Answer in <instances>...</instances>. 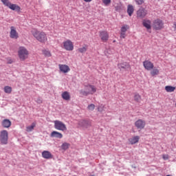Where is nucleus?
<instances>
[{"instance_id": "obj_11", "label": "nucleus", "mask_w": 176, "mask_h": 176, "mask_svg": "<svg viewBox=\"0 0 176 176\" xmlns=\"http://www.w3.org/2000/svg\"><path fill=\"white\" fill-rule=\"evenodd\" d=\"M118 67L119 69H131V66L130 65V63L127 62H120L118 64Z\"/></svg>"}, {"instance_id": "obj_41", "label": "nucleus", "mask_w": 176, "mask_h": 176, "mask_svg": "<svg viewBox=\"0 0 176 176\" xmlns=\"http://www.w3.org/2000/svg\"><path fill=\"white\" fill-rule=\"evenodd\" d=\"M12 63H13V61H12V60H10L8 62V64H12Z\"/></svg>"}, {"instance_id": "obj_21", "label": "nucleus", "mask_w": 176, "mask_h": 176, "mask_svg": "<svg viewBox=\"0 0 176 176\" xmlns=\"http://www.w3.org/2000/svg\"><path fill=\"white\" fill-rule=\"evenodd\" d=\"M1 125L4 129H9L12 126V122L10 120L5 119L2 121Z\"/></svg>"}, {"instance_id": "obj_15", "label": "nucleus", "mask_w": 176, "mask_h": 176, "mask_svg": "<svg viewBox=\"0 0 176 176\" xmlns=\"http://www.w3.org/2000/svg\"><path fill=\"white\" fill-rule=\"evenodd\" d=\"M148 14V11L144 8H140L137 12V16L138 17H140V19H144L145 16Z\"/></svg>"}, {"instance_id": "obj_28", "label": "nucleus", "mask_w": 176, "mask_h": 176, "mask_svg": "<svg viewBox=\"0 0 176 176\" xmlns=\"http://www.w3.org/2000/svg\"><path fill=\"white\" fill-rule=\"evenodd\" d=\"M4 92L6 93V94H10V93H12V87H10V86L4 87Z\"/></svg>"}, {"instance_id": "obj_22", "label": "nucleus", "mask_w": 176, "mask_h": 176, "mask_svg": "<svg viewBox=\"0 0 176 176\" xmlns=\"http://www.w3.org/2000/svg\"><path fill=\"white\" fill-rule=\"evenodd\" d=\"M61 97L65 101H69V100H71V95L69 94V92L67 91L62 93Z\"/></svg>"}, {"instance_id": "obj_16", "label": "nucleus", "mask_w": 176, "mask_h": 176, "mask_svg": "<svg viewBox=\"0 0 176 176\" xmlns=\"http://www.w3.org/2000/svg\"><path fill=\"white\" fill-rule=\"evenodd\" d=\"M142 25H143V27L146 28V30H151L152 29V21H151V20H149V19H144L142 21Z\"/></svg>"}, {"instance_id": "obj_2", "label": "nucleus", "mask_w": 176, "mask_h": 176, "mask_svg": "<svg viewBox=\"0 0 176 176\" xmlns=\"http://www.w3.org/2000/svg\"><path fill=\"white\" fill-rule=\"evenodd\" d=\"M84 90L80 91L82 96H89V94H94L97 91V87L93 85L87 84L84 85Z\"/></svg>"}, {"instance_id": "obj_31", "label": "nucleus", "mask_w": 176, "mask_h": 176, "mask_svg": "<svg viewBox=\"0 0 176 176\" xmlns=\"http://www.w3.org/2000/svg\"><path fill=\"white\" fill-rule=\"evenodd\" d=\"M79 53H86L87 52V47H82L78 49Z\"/></svg>"}, {"instance_id": "obj_5", "label": "nucleus", "mask_w": 176, "mask_h": 176, "mask_svg": "<svg viewBox=\"0 0 176 176\" xmlns=\"http://www.w3.org/2000/svg\"><path fill=\"white\" fill-rule=\"evenodd\" d=\"M9 140V133L8 131L3 130L0 132V142L1 145H8V141Z\"/></svg>"}, {"instance_id": "obj_25", "label": "nucleus", "mask_w": 176, "mask_h": 176, "mask_svg": "<svg viewBox=\"0 0 176 176\" xmlns=\"http://www.w3.org/2000/svg\"><path fill=\"white\" fill-rule=\"evenodd\" d=\"M160 74V70L155 67L154 69L153 68L152 70L151 71V76H156L157 75H159Z\"/></svg>"}, {"instance_id": "obj_4", "label": "nucleus", "mask_w": 176, "mask_h": 176, "mask_svg": "<svg viewBox=\"0 0 176 176\" xmlns=\"http://www.w3.org/2000/svg\"><path fill=\"white\" fill-rule=\"evenodd\" d=\"M4 6H7L11 10H16V12H20L21 8L17 4H13L10 3L9 0H1Z\"/></svg>"}, {"instance_id": "obj_35", "label": "nucleus", "mask_w": 176, "mask_h": 176, "mask_svg": "<svg viewBox=\"0 0 176 176\" xmlns=\"http://www.w3.org/2000/svg\"><path fill=\"white\" fill-rule=\"evenodd\" d=\"M102 3L105 6H108V5L111 4V0H102Z\"/></svg>"}, {"instance_id": "obj_18", "label": "nucleus", "mask_w": 176, "mask_h": 176, "mask_svg": "<svg viewBox=\"0 0 176 176\" xmlns=\"http://www.w3.org/2000/svg\"><path fill=\"white\" fill-rule=\"evenodd\" d=\"M139 142H140V136L138 135L133 136L129 139V142L131 144V145L138 144Z\"/></svg>"}, {"instance_id": "obj_8", "label": "nucleus", "mask_w": 176, "mask_h": 176, "mask_svg": "<svg viewBox=\"0 0 176 176\" xmlns=\"http://www.w3.org/2000/svg\"><path fill=\"white\" fill-rule=\"evenodd\" d=\"M63 49L67 52H72L74 50V43L71 40H66L63 41Z\"/></svg>"}, {"instance_id": "obj_24", "label": "nucleus", "mask_w": 176, "mask_h": 176, "mask_svg": "<svg viewBox=\"0 0 176 176\" xmlns=\"http://www.w3.org/2000/svg\"><path fill=\"white\" fill-rule=\"evenodd\" d=\"M165 90L167 93H173V91H175V87L167 85L165 87Z\"/></svg>"}, {"instance_id": "obj_7", "label": "nucleus", "mask_w": 176, "mask_h": 176, "mask_svg": "<svg viewBox=\"0 0 176 176\" xmlns=\"http://www.w3.org/2000/svg\"><path fill=\"white\" fill-rule=\"evenodd\" d=\"M54 129L56 130H59L60 131H67V125L64 124V122L60 120L54 121Z\"/></svg>"}, {"instance_id": "obj_23", "label": "nucleus", "mask_w": 176, "mask_h": 176, "mask_svg": "<svg viewBox=\"0 0 176 176\" xmlns=\"http://www.w3.org/2000/svg\"><path fill=\"white\" fill-rule=\"evenodd\" d=\"M127 13L130 17L133 16V14L134 13V7L132 5H129L127 7Z\"/></svg>"}, {"instance_id": "obj_32", "label": "nucleus", "mask_w": 176, "mask_h": 176, "mask_svg": "<svg viewBox=\"0 0 176 176\" xmlns=\"http://www.w3.org/2000/svg\"><path fill=\"white\" fill-rule=\"evenodd\" d=\"M134 100L136 101V102H140L141 101V96H140V94H135Z\"/></svg>"}, {"instance_id": "obj_34", "label": "nucleus", "mask_w": 176, "mask_h": 176, "mask_svg": "<svg viewBox=\"0 0 176 176\" xmlns=\"http://www.w3.org/2000/svg\"><path fill=\"white\" fill-rule=\"evenodd\" d=\"M105 108V106H104V104H100L98 107V112H102L104 111V109Z\"/></svg>"}, {"instance_id": "obj_39", "label": "nucleus", "mask_w": 176, "mask_h": 176, "mask_svg": "<svg viewBox=\"0 0 176 176\" xmlns=\"http://www.w3.org/2000/svg\"><path fill=\"white\" fill-rule=\"evenodd\" d=\"M162 159H164V160H168V155H162Z\"/></svg>"}, {"instance_id": "obj_36", "label": "nucleus", "mask_w": 176, "mask_h": 176, "mask_svg": "<svg viewBox=\"0 0 176 176\" xmlns=\"http://www.w3.org/2000/svg\"><path fill=\"white\" fill-rule=\"evenodd\" d=\"M135 1L138 5H142V3H144L145 0H135Z\"/></svg>"}, {"instance_id": "obj_1", "label": "nucleus", "mask_w": 176, "mask_h": 176, "mask_svg": "<svg viewBox=\"0 0 176 176\" xmlns=\"http://www.w3.org/2000/svg\"><path fill=\"white\" fill-rule=\"evenodd\" d=\"M31 34L41 43H45L47 42V34L43 31H39L36 29H32L31 30Z\"/></svg>"}, {"instance_id": "obj_9", "label": "nucleus", "mask_w": 176, "mask_h": 176, "mask_svg": "<svg viewBox=\"0 0 176 176\" xmlns=\"http://www.w3.org/2000/svg\"><path fill=\"white\" fill-rule=\"evenodd\" d=\"M135 126L138 130H142L143 129H145L146 122L144 120L139 119L135 122Z\"/></svg>"}, {"instance_id": "obj_3", "label": "nucleus", "mask_w": 176, "mask_h": 176, "mask_svg": "<svg viewBox=\"0 0 176 176\" xmlns=\"http://www.w3.org/2000/svg\"><path fill=\"white\" fill-rule=\"evenodd\" d=\"M28 56H30V52L28 50L25 48V47H19L18 49V57L21 60V61H25L27 58H28Z\"/></svg>"}, {"instance_id": "obj_17", "label": "nucleus", "mask_w": 176, "mask_h": 176, "mask_svg": "<svg viewBox=\"0 0 176 176\" xmlns=\"http://www.w3.org/2000/svg\"><path fill=\"white\" fill-rule=\"evenodd\" d=\"M58 67L60 72H63V74H67L71 71L69 66L67 65H58Z\"/></svg>"}, {"instance_id": "obj_14", "label": "nucleus", "mask_w": 176, "mask_h": 176, "mask_svg": "<svg viewBox=\"0 0 176 176\" xmlns=\"http://www.w3.org/2000/svg\"><path fill=\"white\" fill-rule=\"evenodd\" d=\"M100 36L102 42H107L108 39H109V34L107 31H101L100 32Z\"/></svg>"}, {"instance_id": "obj_26", "label": "nucleus", "mask_w": 176, "mask_h": 176, "mask_svg": "<svg viewBox=\"0 0 176 176\" xmlns=\"http://www.w3.org/2000/svg\"><path fill=\"white\" fill-rule=\"evenodd\" d=\"M35 126H36V123L32 122L31 126H28L26 127V131H28V133L32 131V130H34V128L35 127Z\"/></svg>"}, {"instance_id": "obj_40", "label": "nucleus", "mask_w": 176, "mask_h": 176, "mask_svg": "<svg viewBox=\"0 0 176 176\" xmlns=\"http://www.w3.org/2000/svg\"><path fill=\"white\" fill-rule=\"evenodd\" d=\"M173 25H174L175 30L176 31V22H175V23H173Z\"/></svg>"}, {"instance_id": "obj_13", "label": "nucleus", "mask_w": 176, "mask_h": 176, "mask_svg": "<svg viewBox=\"0 0 176 176\" xmlns=\"http://www.w3.org/2000/svg\"><path fill=\"white\" fill-rule=\"evenodd\" d=\"M143 66L147 71H152V69L154 68L155 65L150 60H144L143 62Z\"/></svg>"}, {"instance_id": "obj_33", "label": "nucleus", "mask_w": 176, "mask_h": 176, "mask_svg": "<svg viewBox=\"0 0 176 176\" xmlns=\"http://www.w3.org/2000/svg\"><path fill=\"white\" fill-rule=\"evenodd\" d=\"M95 109H96V105L94 104H89L87 107V109L89 111H94Z\"/></svg>"}, {"instance_id": "obj_20", "label": "nucleus", "mask_w": 176, "mask_h": 176, "mask_svg": "<svg viewBox=\"0 0 176 176\" xmlns=\"http://www.w3.org/2000/svg\"><path fill=\"white\" fill-rule=\"evenodd\" d=\"M50 137H52L53 138L61 139V138H63V133H61L58 131H54L51 133Z\"/></svg>"}, {"instance_id": "obj_19", "label": "nucleus", "mask_w": 176, "mask_h": 176, "mask_svg": "<svg viewBox=\"0 0 176 176\" xmlns=\"http://www.w3.org/2000/svg\"><path fill=\"white\" fill-rule=\"evenodd\" d=\"M42 157H43V159H53V155L52 154V153H50V151H44L42 152Z\"/></svg>"}, {"instance_id": "obj_30", "label": "nucleus", "mask_w": 176, "mask_h": 176, "mask_svg": "<svg viewBox=\"0 0 176 176\" xmlns=\"http://www.w3.org/2000/svg\"><path fill=\"white\" fill-rule=\"evenodd\" d=\"M70 144L69 143L65 142L61 145V148L63 149V151H67L68 148H69Z\"/></svg>"}, {"instance_id": "obj_43", "label": "nucleus", "mask_w": 176, "mask_h": 176, "mask_svg": "<svg viewBox=\"0 0 176 176\" xmlns=\"http://www.w3.org/2000/svg\"><path fill=\"white\" fill-rule=\"evenodd\" d=\"M38 102H42V100H39Z\"/></svg>"}, {"instance_id": "obj_6", "label": "nucleus", "mask_w": 176, "mask_h": 176, "mask_svg": "<svg viewBox=\"0 0 176 176\" xmlns=\"http://www.w3.org/2000/svg\"><path fill=\"white\" fill-rule=\"evenodd\" d=\"M152 27L155 30V31H160V30H163V28H164V23H163V21L161 19H155L153 22Z\"/></svg>"}, {"instance_id": "obj_27", "label": "nucleus", "mask_w": 176, "mask_h": 176, "mask_svg": "<svg viewBox=\"0 0 176 176\" xmlns=\"http://www.w3.org/2000/svg\"><path fill=\"white\" fill-rule=\"evenodd\" d=\"M43 54L45 57H52V52H50V51L47 50H43Z\"/></svg>"}, {"instance_id": "obj_38", "label": "nucleus", "mask_w": 176, "mask_h": 176, "mask_svg": "<svg viewBox=\"0 0 176 176\" xmlns=\"http://www.w3.org/2000/svg\"><path fill=\"white\" fill-rule=\"evenodd\" d=\"M115 9L116 12H119V10L122 9V7L120 6V5H119V6H115Z\"/></svg>"}, {"instance_id": "obj_12", "label": "nucleus", "mask_w": 176, "mask_h": 176, "mask_svg": "<svg viewBox=\"0 0 176 176\" xmlns=\"http://www.w3.org/2000/svg\"><path fill=\"white\" fill-rule=\"evenodd\" d=\"M78 124L82 127H85V129H89V127H91V121L82 120L79 121Z\"/></svg>"}, {"instance_id": "obj_37", "label": "nucleus", "mask_w": 176, "mask_h": 176, "mask_svg": "<svg viewBox=\"0 0 176 176\" xmlns=\"http://www.w3.org/2000/svg\"><path fill=\"white\" fill-rule=\"evenodd\" d=\"M120 38L121 39H124V38H126V32H120Z\"/></svg>"}, {"instance_id": "obj_42", "label": "nucleus", "mask_w": 176, "mask_h": 176, "mask_svg": "<svg viewBox=\"0 0 176 176\" xmlns=\"http://www.w3.org/2000/svg\"><path fill=\"white\" fill-rule=\"evenodd\" d=\"M93 0H84L85 2H91Z\"/></svg>"}, {"instance_id": "obj_10", "label": "nucleus", "mask_w": 176, "mask_h": 176, "mask_svg": "<svg viewBox=\"0 0 176 176\" xmlns=\"http://www.w3.org/2000/svg\"><path fill=\"white\" fill-rule=\"evenodd\" d=\"M10 37L12 39L19 38V32H17V30H16V28L14 26L10 27Z\"/></svg>"}, {"instance_id": "obj_29", "label": "nucleus", "mask_w": 176, "mask_h": 176, "mask_svg": "<svg viewBox=\"0 0 176 176\" xmlns=\"http://www.w3.org/2000/svg\"><path fill=\"white\" fill-rule=\"evenodd\" d=\"M130 28V26L129 25H124L121 27V32H126L127 30Z\"/></svg>"}]
</instances>
